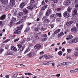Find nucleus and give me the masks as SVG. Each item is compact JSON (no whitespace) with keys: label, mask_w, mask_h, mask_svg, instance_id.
I'll return each instance as SVG.
<instances>
[{"label":"nucleus","mask_w":78,"mask_h":78,"mask_svg":"<svg viewBox=\"0 0 78 78\" xmlns=\"http://www.w3.org/2000/svg\"><path fill=\"white\" fill-rule=\"evenodd\" d=\"M18 48L20 49V51H22L23 50L25 49V46H23L21 44H19L17 45Z\"/></svg>","instance_id":"f257e3e1"},{"label":"nucleus","mask_w":78,"mask_h":78,"mask_svg":"<svg viewBox=\"0 0 78 78\" xmlns=\"http://www.w3.org/2000/svg\"><path fill=\"white\" fill-rule=\"evenodd\" d=\"M77 11H78L77 9L75 8L73 9L72 13V16L74 17H75L76 16V15H77Z\"/></svg>","instance_id":"f03ea898"},{"label":"nucleus","mask_w":78,"mask_h":78,"mask_svg":"<svg viewBox=\"0 0 78 78\" xmlns=\"http://www.w3.org/2000/svg\"><path fill=\"white\" fill-rule=\"evenodd\" d=\"M78 42V38H75L73 40H71L70 41V43L71 44H75V43H76V42Z\"/></svg>","instance_id":"7ed1b4c3"},{"label":"nucleus","mask_w":78,"mask_h":78,"mask_svg":"<svg viewBox=\"0 0 78 78\" xmlns=\"http://www.w3.org/2000/svg\"><path fill=\"white\" fill-rule=\"evenodd\" d=\"M52 12V10L51 9H48L46 12L45 16H48L49 14H50Z\"/></svg>","instance_id":"20e7f679"},{"label":"nucleus","mask_w":78,"mask_h":78,"mask_svg":"<svg viewBox=\"0 0 78 78\" xmlns=\"http://www.w3.org/2000/svg\"><path fill=\"white\" fill-rule=\"evenodd\" d=\"M63 16L64 17H69L70 16V14L67 12H65L63 13Z\"/></svg>","instance_id":"39448f33"},{"label":"nucleus","mask_w":78,"mask_h":78,"mask_svg":"<svg viewBox=\"0 0 78 78\" xmlns=\"http://www.w3.org/2000/svg\"><path fill=\"white\" fill-rule=\"evenodd\" d=\"M72 23H73V21L71 20L70 21L67 22L66 25L68 27H70L72 26L71 24H72Z\"/></svg>","instance_id":"423d86ee"},{"label":"nucleus","mask_w":78,"mask_h":78,"mask_svg":"<svg viewBox=\"0 0 78 78\" xmlns=\"http://www.w3.org/2000/svg\"><path fill=\"white\" fill-rule=\"evenodd\" d=\"M34 54H32V52H30L27 55V56L28 58H32L34 56Z\"/></svg>","instance_id":"0eeeda50"},{"label":"nucleus","mask_w":78,"mask_h":78,"mask_svg":"<svg viewBox=\"0 0 78 78\" xmlns=\"http://www.w3.org/2000/svg\"><path fill=\"white\" fill-rule=\"evenodd\" d=\"M71 30L73 33H76L78 31V29H77L76 27H74L71 28Z\"/></svg>","instance_id":"6e6552de"},{"label":"nucleus","mask_w":78,"mask_h":78,"mask_svg":"<svg viewBox=\"0 0 78 78\" xmlns=\"http://www.w3.org/2000/svg\"><path fill=\"white\" fill-rule=\"evenodd\" d=\"M25 5H26V4L24 2H22L20 4V7L21 8H23L25 6Z\"/></svg>","instance_id":"1a4fd4ad"},{"label":"nucleus","mask_w":78,"mask_h":78,"mask_svg":"<svg viewBox=\"0 0 78 78\" xmlns=\"http://www.w3.org/2000/svg\"><path fill=\"white\" fill-rule=\"evenodd\" d=\"M10 4L11 6H14L15 5V0H10Z\"/></svg>","instance_id":"9d476101"},{"label":"nucleus","mask_w":78,"mask_h":78,"mask_svg":"<svg viewBox=\"0 0 78 78\" xmlns=\"http://www.w3.org/2000/svg\"><path fill=\"white\" fill-rule=\"evenodd\" d=\"M12 55V52L9 50L7 51V52L5 54V56H7V55Z\"/></svg>","instance_id":"9b49d317"},{"label":"nucleus","mask_w":78,"mask_h":78,"mask_svg":"<svg viewBox=\"0 0 78 78\" xmlns=\"http://www.w3.org/2000/svg\"><path fill=\"white\" fill-rule=\"evenodd\" d=\"M41 47V46L39 44H36L34 46V48L36 49H39Z\"/></svg>","instance_id":"f8f14e48"},{"label":"nucleus","mask_w":78,"mask_h":78,"mask_svg":"<svg viewBox=\"0 0 78 78\" xmlns=\"http://www.w3.org/2000/svg\"><path fill=\"white\" fill-rule=\"evenodd\" d=\"M2 4H5L8 2V0H1Z\"/></svg>","instance_id":"ddd939ff"},{"label":"nucleus","mask_w":78,"mask_h":78,"mask_svg":"<svg viewBox=\"0 0 78 78\" xmlns=\"http://www.w3.org/2000/svg\"><path fill=\"white\" fill-rule=\"evenodd\" d=\"M73 38V36L71 35H69L67 36L66 37V39L67 41H69V40H70V39H71Z\"/></svg>","instance_id":"4468645a"},{"label":"nucleus","mask_w":78,"mask_h":78,"mask_svg":"<svg viewBox=\"0 0 78 78\" xmlns=\"http://www.w3.org/2000/svg\"><path fill=\"white\" fill-rule=\"evenodd\" d=\"M23 27V25H20L18 27H17V29L18 30H21L22 29Z\"/></svg>","instance_id":"2eb2a0df"},{"label":"nucleus","mask_w":78,"mask_h":78,"mask_svg":"<svg viewBox=\"0 0 78 78\" xmlns=\"http://www.w3.org/2000/svg\"><path fill=\"white\" fill-rule=\"evenodd\" d=\"M27 18V16H23L22 18V19L21 20L22 22H24V21H25V20H26Z\"/></svg>","instance_id":"dca6fc26"},{"label":"nucleus","mask_w":78,"mask_h":78,"mask_svg":"<svg viewBox=\"0 0 78 78\" xmlns=\"http://www.w3.org/2000/svg\"><path fill=\"white\" fill-rule=\"evenodd\" d=\"M11 49L12 50H14L15 51H17V48L15 47L14 46H11Z\"/></svg>","instance_id":"f3484780"},{"label":"nucleus","mask_w":78,"mask_h":78,"mask_svg":"<svg viewBox=\"0 0 78 78\" xmlns=\"http://www.w3.org/2000/svg\"><path fill=\"white\" fill-rule=\"evenodd\" d=\"M70 3V0H67L65 3V5H66V6H67V5H68L69 4V3Z\"/></svg>","instance_id":"a211bd4d"},{"label":"nucleus","mask_w":78,"mask_h":78,"mask_svg":"<svg viewBox=\"0 0 78 78\" xmlns=\"http://www.w3.org/2000/svg\"><path fill=\"white\" fill-rule=\"evenodd\" d=\"M55 17H56V15L55 14L51 15L50 16V18L52 19H54V18H55Z\"/></svg>","instance_id":"6ab92c4d"},{"label":"nucleus","mask_w":78,"mask_h":78,"mask_svg":"<svg viewBox=\"0 0 78 78\" xmlns=\"http://www.w3.org/2000/svg\"><path fill=\"white\" fill-rule=\"evenodd\" d=\"M30 4L31 5H33L35 4V1L34 0H32L30 1Z\"/></svg>","instance_id":"aec40b11"},{"label":"nucleus","mask_w":78,"mask_h":78,"mask_svg":"<svg viewBox=\"0 0 78 78\" xmlns=\"http://www.w3.org/2000/svg\"><path fill=\"white\" fill-rule=\"evenodd\" d=\"M20 33V32L18 30H16L14 32V33L15 34H19V33Z\"/></svg>","instance_id":"412c9836"},{"label":"nucleus","mask_w":78,"mask_h":78,"mask_svg":"<svg viewBox=\"0 0 78 78\" xmlns=\"http://www.w3.org/2000/svg\"><path fill=\"white\" fill-rule=\"evenodd\" d=\"M61 31V29H58V30H55L54 32V34H57V33H58L59 32H60Z\"/></svg>","instance_id":"4be33fe9"},{"label":"nucleus","mask_w":78,"mask_h":78,"mask_svg":"<svg viewBox=\"0 0 78 78\" xmlns=\"http://www.w3.org/2000/svg\"><path fill=\"white\" fill-rule=\"evenodd\" d=\"M29 48H30L28 47L24 51V54H26V53H27L28 52V51H28V50H29Z\"/></svg>","instance_id":"5701e85b"},{"label":"nucleus","mask_w":78,"mask_h":78,"mask_svg":"<svg viewBox=\"0 0 78 78\" xmlns=\"http://www.w3.org/2000/svg\"><path fill=\"white\" fill-rule=\"evenodd\" d=\"M67 11L68 12H70L72 11V8L68 7Z\"/></svg>","instance_id":"b1692460"},{"label":"nucleus","mask_w":78,"mask_h":78,"mask_svg":"<svg viewBox=\"0 0 78 78\" xmlns=\"http://www.w3.org/2000/svg\"><path fill=\"white\" fill-rule=\"evenodd\" d=\"M69 62H64L63 63H62V65H69Z\"/></svg>","instance_id":"393cba45"},{"label":"nucleus","mask_w":78,"mask_h":78,"mask_svg":"<svg viewBox=\"0 0 78 78\" xmlns=\"http://www.w3.org/2000/svg\"><path fill=\"white\" fill-rule=\"evenodd\" d=\"M5 17H6V15H4L2 16H1L0 18L1 20H4L5 19Z\"/></svg>","instance_id":"a878e982"},{"label":"nucleus","mask_w":78,"mask_h":78,"mask_svg":"<svg viewBox=\"0 0 78 78\" xmlns=\"http://www.w3.org/2000/svg\"><path fill=\"white\" fill-rule=\"evenodd\" d=\"M28 10L26 9H25L23 10V12L25 14H27V13H28Z\"/></svg>","instance_id":"bb28decb"},{"label":"nucleus","mask_w":78,"mask_h":78,"mask_svg":"<svg viewBox=\"0 0 78 78\" xmlns=\"http://www.w3.org/2000/svg\"><path fill=\"white\" fill-rule=\"evenodd\" d=\"M64 35V33L63 32L60 33V34H58V37H60L61 36H63Z\"/></svg>","instance_id":"cd10ccee"},{"label":"nucleus","mask_w":78,"mask_h":78,"mask_svg":"<svg viewBox=\"0 0 78 78\" xmlns=\"http://www.w3.org/2000/svg\"><path fill=\"white\" fill-rule=\"evenodd\" d=\"M27 9H30V10H31L33 9H34V7L32 6H28L27 7Z\"/></svg>","instance_id":"c85d7f7f"},{"label":"nucleus","mask_w":78,"mask_h":78,"mask_svg":"<svg viewBox=\"0 0 78 78\" xmlns=\"http://www.w3.org/2000/svg\"><path fill=\"white\" fill-rule=\"evenodd\" d=\"M39 30H40V28L39 27H36L34 29V31L35 32L38 31H39Z\"/></svg>","instance_id":"c756f323"},{"label":"nucleus","mask_w":78,"mask_h":78,"mask_svg":"<svg viewBox=\"0 0 78 78\" xmlns=\"http://www.w3.org/2000/svg\"><path fill=\"white\" fill-rule=\"evenodd\" d=\"M43 64L44 65H48V64H50L49 62H43Z\"/></svg>","instance_id":"7c9ffc66"},{"label":"nucleus","mask_w":78,"mask_h":78,"mask_svg":"<svg viewBox=\"0 0 78 78\" xmlns=\"http://www.w3.org/2000/svg\"><path fill=\"white\" fill-rule=\"evenodd\" d=\"M30 27H27L26 30H24V32L25 33H26L27 32H28V31H29V30H30Z\"/></svg>","instance_id":"2f4dec72"},{"label":"nucleus","mask_w":78,"mask_h":78,"mask_svg":"<svg viewBox=\"0 0 78 78\" xmlns=\"http://www.w3.org/2000/svg\"><path fill=\"white\" fill-rule=\"evenodd\" d=\"M18 75V74H15L14 75L12 76V78H15L17 76V75Z\"/></svg>","instance_id":"473e14b6"},{"label":"nucleus","mask_w":78,"mask_h":78,"mask_svg":"<svg viewBox=\"0 0 78 78\" xmlns=\"http://www.w3.org/2000/svg\"><path fill=\"white\" fill-rule=\"evenodd\" d=\"M10 41V39H7V40L4 41H3V43L5 44L6 43H7L8 42H9Z\"/></svg>","instance_id":"72a5a7b5"},{"label":"nucleus","mask_w":78,"mask_h":78,"mask_svg":"<svg viewBox=\"0 0 78 78\" xmlns=\"http://www.w3.org/2000/svg\"><path fill=\"white\" fill-rule=\"evenodd\" d=\"M58 55L60 56H61V55H62V52L61 51H59L58 52Z\"/></svg>","instance_id":"f704fd0d"},{"label":"nucleus","mask_w":78,"mask_h":78,"mask_svg":"<svg viewBox=\"0 0 78 78\" xmlns=\"http://www.w3.org/2000/svg\"><path fill=\"white\" fill-rule=\"evenodd\" d=\"M74 56H78V52H75L74 53Z\"/></svg>","instance_id":"c9c22d12"},{"label":"nucleus","mask_w":78,"mask_h":78,"mask_svg":"<svg viewBox=\"0 0 78 78\" xmlns=\"http://www.w3.org/2000/svg\"><path fill=\"white\" fill-rule=\"evenodd\" d=\"M25 42V40H22L20 41V44H24V43Z\"/></svg>","instance_id":"e433bc0d"},{"label":"nucleus","mask_w":78,"mask_h":78,"mask_svg":"<svg viewBox=\"0 0 78 78\" xmlns=\"http://www.w3.org/2000/svg\"><path fill=\"white\" fill-rule=\"evenodd\" d=\"M44 22L48 23V22H50V20L48 19H46L44 21Z\"/></svg>","instance_id":"4c0bfd02"},{"label":"nucleus","mask_w":78,"mask_h":78,"mask_svg":"<svg viewBox=\"0 0 78 78\" xmlns=\"http://www.w3.org/2000/svg\"><path fill=\"white\" fill-rule=\"evenodd\" d=\"M56 14L58 17H61V13H56Z\"/></svg>","instance_id":"58836bf2"},{"label":"nucleus","mask_w":78,"mask_h":78,"mask_svg":"<svg viewBox=\"0 0 78 78\" xmlns=\"http://www.w3.org/2000/svg\"><path fill=\"white\" fill-rule=\"evenodd\" d=\"M17 14V11H15L13 13V15L15 16H16Z\"/></svg>","instance_id":"ea45409f"},{"label":"nucleus","mask_w":78,"mask_h":78,"mask_svg":"<svg viewBox=\"0 0 78 78\" xmlns=\"http://www.w3.org/2000/svg\"><path fill=\"white\" fill-rule=\"evenodd\" d=\"M47 38H44L41 40V41H42V42H44V41H45L47 40Z\"/></svg>","instance_id":"a19ab883"},{"label":"nucleus","mask_w":78,"mask_h":78,"mask_svg":"<svg viewBox=\"0 0 78 78\" xmlns=\"http://www.w3.org/2000/svg\"><path fill=\"white\" fill-rule=\"evenodd\" d=\"M4 51V50L2 48H0V53L2 54L3 53V51Z\"/></svg>","instance_id":"79ce46f5"},{"label":"nucleus","mask_w":78,"mask_h":78,"mask_svg":"<svg viewBox=\"0 0 78 78\" xmlns=\"http://www.w3.org/2000/svg\"><path fill=\"white\" fill-rule=\"evenodd\" d=\"M22 15H23V12H20L18 14V16H22Z\"/></svg>","instance_id":"37998d69"},{"label":"nucleus","mask_w":78,"mask_h":78,"mask_svg":"<svg viewBox=\"0 0 78 78\" xmlns=\"http://www.w3.org/2000/svg\"><path fill=\"white\" fill-rule=\"evenodd\" d=\"M4 24V22H2V21H0V25L1 26L3 25Z\"/></svg>","instance_id":"c03bdc74"},{"label":"nucleus","mask_w":78,"mask_h":78,"mask_svg":"<svg viewBox=\"0 0 78 78\" xmlns=\"http://www.w3.org/2000/svg\"><path fill=\"white\" fill-rule=\"evenodd\" d=\"M70 72L71 73H75V72H76V71H75V70H71L70 71Z\"/></svg>","instance_id":"a18cd8bd"},{"label":"nucleus","mask_w":78,"mask_h":78,"mask_svg":"<svg viewBox=\"0 0 78 78\" xmlns=\"http://www.w3.org/2000/svg\"><path fill=\"white\" fill-rule=\"evenodd\" d=\"M72 51V49H67V52L68 53H70Z\"/></svg>","instance_id":"49530a36"},{"label":"nucleus","mask_w":78,"mask_h":78,"mask_svg":"<svg viewBox=\"0 0 78 78\" xmlns=\"http://www.w3.org/2000/svg\"><path fill=\"white\" fill-rule=\"evenodd\" d=\"M12 21H13V22H16V18L14 17H13L12 18Z\"/></svg>","instance_id":"de8ad7c7"},{"label":"nucleus","mask_w":78,"mask_h":78,"mask_svg":"<svg viewBox=\"0 0 78 78\" xmlns=\"http://www.w3.org/2000/svg\"><path fill=\"white\" fill-rule=\"evenodd\" d=\"M5 44H3V43H2L0 44V45L2 47H5Z\"/></svg>","instance_id":"09e8293b"},{"label":"nucleus","mask_w":78,"mask_h":78,"mask_svg":"<svg viewBox=\"0 0 78 78\" xmlns=\"http://www.w3.org/2000/svg\"><path fill=\"white\" fill-rule=\"evenodd\" d=\"M41 31H45V28L43 27H42L41 29Z\"/></svg>","instance_id":"8fccbe9b"},{"label":"nucleus","mask_w":78,"mask_h":78,"mask_svg":"<svg viewBox=\"0 0 78 78\" xmlns=\"http://www.w3.org/2000/svg\"><path fill=\"white\" fill-rule=\"evenodd\" d=\"M22 23V22H21V21H19L16 23V25H19V24H20V23Z\"/></svg>","instance_id":"3c124183"},{"label":"nucleus","mask_w":78,"mask_h":78,"mask_svg":"<svg viewBox=\"0 0 78 78\" xmlns=\"http://www.w3.org/2000/svg\"><path fill=\"white\" fill-rule=\"evenodd\" d=\"M29 47H33V44H30L28 45Z\"/></svg>","instance_id":"603ef678"},{"label":"nucleus","mask_w":78,"mask_h":78,"mask_svg":"<svg viewBox=\"0 0 78 78\" xmlns=\"http://www.w3.org/2000/svg\"><path fill=\"white\" fill-rule=\"evenodd\" d=\"M19 40V38H18L16 39H15L14 40V42H17V41H18Z\"/></svg>","instance_id":"864d4df0"},{"label":"nucleus","mask_w":78,"mask_h":78,"mask_svg":"<svg viewBox=\"0 0 78 78\" xmlns=\"http://www.w3.org/2000/svg\"><path fill=\"white\" fill-rule=\"evenodd\" d=\"M36 36H35V38H36L37 39H39V37H38V35H36Z\"/></svg>","instance_id":"5fc2aeb1"},{"label":"nucleus","mask_w":78,"mask_h":78,"mask_svg":"<svg viewBox=\"0 0 78 78\" xmlns=\"http://www.w3.org/2000/svg\"><path fill=\"white\" fill-rule=\"evenodd\" d=\"M14 23L13 22V21L12 20H11V22L10 23V25H13V24Z\"/></svg>","instance_id":"6e6d98bb"},{"label":"nucleus","mask_w":78,"mask_h":78,"mask_svg":"<svg viewBox=\"0 0 78 78\" xmlns=\"http://www.w3.org/2000/svg\"><path fill=\"white\" fill-rule=\"evenodd\" d=\"M47 58H48V59H49V58H51V56L47 55Z\"/></svg>","instance_id":"4d7b16f0"},{"label":"nucleus","mask_w":78,"mask_h":78,"mask_svg":"<svg viewBox=\"0 0 78 78\" xmlns=\"http://www.w3.org/2000/svg\"><path fill=\"white\" fill-rule=\"evenodd\" d=\"M75 8H78V3L75 5Z\"/></svg>","instance_id":"13d9d810"},{"label":"nucleus","mask_w":78,"mask_h":78,"mask_svg":"<svg viewBox=\"0 0 78 78\" xmlns=\"http://www.w3.org/2000/svg\"><path fill=\"white\" fill-rule=\"evenodd\" d=\"M43 14V13H40L38 15L39 16V17H41V16H42V15Z\"/></svg>","instance_id":"bf43d9fd"},{"label":"nucleus","mask_w":78,"mask_h":78,"mask_svg":"<svg viewBox=\"0 0 78 78\" xmlns=\"http://www.w3.org/2000/svg\"><path fill=\"white\" fill-rule=\"evenodd\" d=\"M60 74H56L55 76H57V77H59V76H60Z\"/></svg>","instance_id":"052dcab7"},{"label":"nucleus","mask_w":78,"mask_h":78,"mask_svg":"<svg viewBox=\"0 0 78 78\" xmlns=\"http://www.w3.org/2000/svg\"><path fill=\"white\" fill-rule=\"evenodd\" d=\"M42 5H44L45 2H44V1H43L42 2Z\"/></svg>","instance_id":"680f3d73"},{"label":"nucleus","mask_w":78,"mask_h":78,"mask_svg":"<svg viewBox=\"0 0 78 78\" xmlns=\"http://www.w3.org/2000/svg\"><path fill=\"white\" fill-rule=\"evenodd\" d=\"M61 9H62L61 8H58L57 9V10L58 11H60V10H61Z\"/></svg>","instance_id":"e2e57ef3"},{"label":"nucleus","mask_w":78,"mask_h":78,"mask_svg":"<svg viewBox=\"0 0 78 78\" xmlns=\"http://www.w3.org/2000/svg\"><path fill=\"white\" fill-rule=\"evenodd\" d=\"M27 41L29 42V41H31V38H28L27 39Z\"/></svg>","instance_id":"0e129e2a"},{"label":"nucleus","mask_w":78,"mask_h":78,"mask_svg":"<svg viewBox=\"0 0 78 78\" xmlns=\"http://www.w3.org/2000/svg\"><path fill=\"white\" fill-rule=\"evenodd\" d=\"M9 46L8 45H7L5 46V48L6 49H8V47Z\"/></svg>","instance_id":"69168bd1"},{"label":"nucleus","mask_w":78,"mask_h":78,"mask_svg":"<svg viewBox=\"0 0 78 78\" xmlns=\"http://www.w3.org/2000/svg\"><path fill=\"white\" fill-rule=\"evenodd\" d=\"M44 53V52L43 51H42V52H40V55H43Z\"/></svg>","instance_id":"338daca9"},{"label":"nucleus","mask_w":78,"mask_h":78,"mask_svg":"<svg viewBox=\"0 0 78 78\" xmlns=\"http://www.w3.org/2000/svg\"><path fill=\"white\" fill-rule=\"evenodd\" d=\"M27 75H33V74H31V73H27Z\"/></svg>","instance_id":"774afa93"}]
</instances>
